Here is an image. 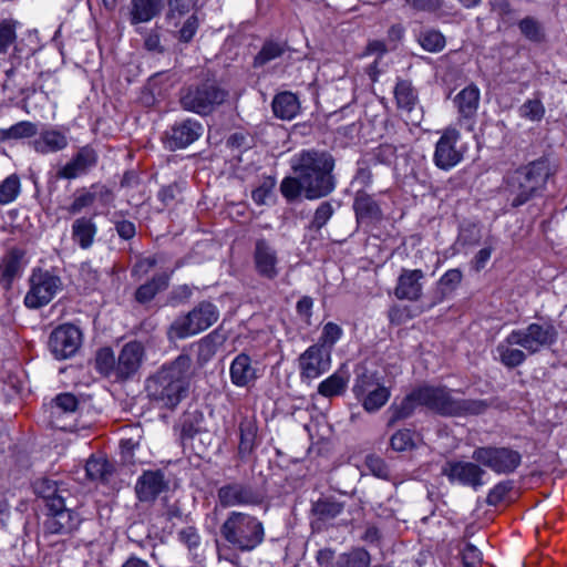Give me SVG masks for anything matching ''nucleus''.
<instances>
[{"instance_id": "obj_7", "label": "nucleus", "mask_w": 567, "mask_h": 567, "mask_svg": "<svg viewBox=\"0 0 567 567\" xmlns=\"http://www.w3.org/2000/svg\"><path fill=\"white\" fill-rule=\"evenodd\" d=\"M218 310L215 305L208 301L200 302L186 316L174 320L168 330V336L176 339H185L197 334L210 326L218 319Z\"/></svg>"}, {"instance_id": "obj_44", "label": "nucleus", "mask_w": 567, "mask_h": 567, "mask_svg": "<svg viewBox=\"0 0 567 567\" xmlns=\"http://www.w3.org/2000/svg\"><path fill=\"white\" fill-rule=\"evenodd\" d=\"M97 164V154L91 146H84L73 156V178L86 174Z\"/></svg>"}, {"instance_id": "obj_27", "label": "nucleus", "mask_w": 567, "mask_h": 567, "mask_svg": "<svg viewBox=\"0 0 567 567\" xmlns=\"http://www.w3.org/2000/svg\"><path fill=\"white\" fill-rule=\"evenodd\" d=\"M480 100L481 91L474 83L461 90L454 97V104L460 116L462 118H473L477 113Z\"/></svg>"}, {"instance_id": "obj_50", "label": "nucleus", "mask_w": 567, "mask_h": 567, "mask_svg": "<svg viewBox=\"0 0 567 567\" xmlns=\"http://www.w3.org/2000/svg\"><path fill=\"white\" fill-rule=\"evenodd\" d=\"M20 178L16 174L8 176L0 184V204L7 205L12 203L20 194Z\"/></svg>"}, {"instance_id": "obj_56", "label": "nucleus", "mask_w": 567, "mask_h": 567, "mask_svg": "<svg viewBox=\"0 0 567 567\" xmlns=\"http://www.w3.org/2000/svg\"><path fill=\"white\" fill-rule=\"evenodd\" d=\"M464 567H480L483 560L481 550L471 543L464 542L460 547Z\"/></svg>"}, {"instance_id": "obj_13", "label": "nucleus", "mask_w": 567, "mask_h": 567, "mask_svg": "<svg viewBox=\"0 0 567 567\" xmlns=\"http://www.w3.org/2000/svg\"><path fill=\"white\" fill-rule=\"evenodd\" d=\"M217 499L224 508L257 506L262 503V495L251 484L234 481L217 489Z\"/></svg>"}, {"instance_id": "obj_20", "label": "nucleus", "mask_w": 567, "mask_h": 567, "mask_svg": "<svg viewBox=\"0 0 567 567\" xmlns=\"http://www.w3.org/2000/svg\"><path fill=\"white\" fill-rule=\"evenodd\" d=\"M49 424L56 434H68L71 427V393L58 394L48 406Z\"/></svg>"}, {"instance_id": "obj_46", "label": "nucleus", "mask_w": 567, "mask_h": 567, "mask_svg": "<svg viewBox=\"0 0 567 567\" xmlns=\"http://www.w3.org/2000/svg\"><path fill=\"white\" fill-rule=\"evenodd\" d=\"M419 44L427 52H441L446 45V39L443 33L435 29H425L417 35Z\"/></svg>"}, {"instance_id": "obj_33", "label": "nucleus", "mask_w": 567, "mask_h": 567, "mask_svg": "<svg viewBox=\"0 0 567 567\" xmlns=\"http://www.w3.org/2000/svg\"><path fill=\"white\" fill-rule=\"evenodd\" d=\"M49 347L58 360L66 359L71 351V324L63 323L55 328L50 336Z\"/></svg>"}, {"instance_id": "obj_58", "label": "nucleus", "mask_w": 567, "mask_h": 567, "mask_svg": "<svg viewBox=\"0 0 567 567\" xmlns=\"http://www.w3.org/2000/svg\"><path fill=\"white\" fill-rule=\"evenodd\" d=\"M390 444L396 452L408 451L414 446L413 433L410 430H400L391 436Z\"/></svg>"}, {"instance_id": "obj_42", "label": "nucleus", "mask_w": 567, "mask_h": 567, "mask_svg": "<svg viewBox=\"0 0 567 567\" xmlns=\"http://www.w3.org/2000/svg\"><path fill=\"white\" fill-rule=\"evenodd\" d=\"M394 97L400 110H403L408 113L413 112L417 102V95L411 82L400 80L394 89Z\"/></svg>"}, {"instance_id": "obj_61", "label": "nucleus", "mask_w": 567, "mask_h": 567, "mask_svg": "<svg viewBox=\"0 0 567 567\" xmlns=\"http://www.w3.org/2000/svg\"><path fill=\"white\" fill-rule=\"evenodd\" d=\"M178 539L185 544L189 550H195L200 545V536L193 526H187L178 532Z\"/></svg>"}, {"instance_id": "obj_62", "label": "nucleus", "mask_w": 567, "mask_h": 567, "mask_svg": "<svg viewBox=\"0 0 567 567\" xmlns=\"http://www.w3.org/2000/svg\"><path fill=\"white\" fill-rule=\"evenodd\" d=\"M365 465L369 471L377 477L386 478L389 476V467L385 462L377 455H368Z\"/></svg>"}, {"instance_id": "obj_4", "label": "nucleus", "mask_w": 567, "mask_h": 567, "mask_svg": "<svg viewBox=\"0 0 567 567\" xmlns=\"http://www.w3.org/2000/svg\"><path fill=\"white\" fill-rule=\"evenodd\" d=\"M228 546L240 553H250L259 547L266 536L264 523L245 512H230L219 528Z\"/></svg>"}, {"instance_id": "obj_16", "label": "nucleus", "mask_w": 567, "mask_h": 567, "mask_svg": "<svg viewBox=\"0 0 567 567\" xmlns=\"http://www.w3.org/2000/svg\"><path fill=\"white\" fill-rule=\"evenodd\" d=\"M298 368L302 380L318 379L331 368V353L322 346H310L298 358Z\"/></svg>"}, {"instance_id": "obj_12", "label": "nucleus", "mask_w": 567, "mask_h": 567, "mask_svg": "<svg viewBox=\"0 0 567 567\" xmlns=\"http://www.w3.org/2000/svg\"><path fill=\"white\" fill-rule=\"evenodd\" d=\"M441 473L447 477L450 483L468 486L474 491L485 484L483 477L486 471L476 461H449L442 466Z\"/></svg>"}, {"instance_id": "obj_9", "label": "nucleus", "mask_w": 567, "mask_h": 567, "mask_svg": "<svg viewBox=\"0 0 567 567\" xmlns=\"http://www.w3.org/2000/svg\"><path fill=\"white\" fill-rule=\"evenodd\" d=\"M352 391L368 413L378 412L391 398L390 388L380 381L377 372L364 371L359 374Z\"/></svg>"}, {"instance_id": "obj_21", "label": "nucleus", "mask_w": 567, "mask_h": 567, "mask_svg": "<svg viewBox=\"0 0 567 567\" xmlns=\"http://www.w3.org/2000/svg\"><path fill=\"white\" fill-rule=\"evenodd\" d=\"M423 278L421 269H402L394 289L395 297L400 300H419L423 292Z\"/></svg>"}, {"instance_id": "obj_6", "label": "nucleus", "mask_w": 567, "mask_h": 567, "mask_svg": "<svg viewBox=\"0 0 567 567\" xmlns=\"http://www.w3.org/2000/svg\"><path fill=\"white\" fill-rule=\"evenodd\" d=\"M228 97L215 79H205L184 86L179 92V103L185 111L198 115H209Z\"/></svg>"}, {"instance_id": "obj_41", "label": "nucleus", "mask_w": 567, "mask_h": 567, "mask_svg": "<svg viewBox=\"0 0 567 567\" xmlns=\"http://www.w3.org/2000/svg\"><path fill=\"white\" fill-rule=\"evenodd\" d=\"M517 27L522 35L532 43L539 44L546 40L545 28L535 17H524L518 21Z\"/></svg>"}, {"instance_id": "obj_34", "label": "nucleus", "mask_w": 567, "mask_h": 567, "mask_svg": "<svg viewBox=\"0 0 567 567\" xmlns=\"http://www.w3.org/2000/svg\"><path fill=\"white\" fill-rule=\"evenodd\" d=\"M168 274H157L136 289L135 300L141 305H145L152 301L158 292L164 291L168 287Z\"/></svg>"}, {"instance_id": "obj_2", "label": "nucleus", "mask_w": 567, "mask_h": 567, "mask_svg": "<svg viewBox=\"0 0 567 567\" xmlns=\"http://www.w3.org/2000/svg\"><path fill=\"white\" fill-rule=\"evenodd\" d=\"M190 367L192 359L187 354H181L163 367L146 381L148 398L163 408L174 409L185 395V378Z\"/></svg>"}, {"instance_id": "obj_63", "label": "nucleus", "mask_w": 567, "mask_h": 567, "mask_svg": "<svg viewBox=\"0 0 567 567\" xmlns=\"http://www.w3.org/2000/svg\"><path fill=\"white\" fill-rule=\"evenodd\" d=\"M12 140L31 137L37 134V125L29 121L19 122L10 126Z\"/></svg>"}, {"instance_id": "obj_15", "label": "nucleus", "mask_w": 567, "mask_h": 567, "mask_svg": "<svg viewBox=\"0 0 567 567\" xmlns=\"http://www.w3.org/2000/svg\"><path fill=\"white\" fill-rule=\"evenodd\" d=\"M145 348L137 340L126 342L116 357V382L133 380L145 360Z\"/></svg>"}, {"instance_id": "obj_1", "label": "nucleus", "mask_w": 567, "mask_h": 567, "mask_svg": "<svg viewBox=\"0 0 567 567\" xmlns=\"http://www.w3.org/2000/svg\"><path fill=\"white\" fill-rule=\"evenodd\" d=\"M334 166V157L323 150H302L291 158V168L302 179L306 198L309 200L327 197L334 192L337 187Z\"/></svg>"}, {"instance_id": "obj_5", "label": "nucleus", "mask_w": 567, "mask_h": 567, "mask_svg": "<svg viewBox=\"0 0 567 567\" xmlns=\"http://www.w3.org/2000/svg\"><path fill=\"white\" fill-rule=\"evenodd\" d=\"M421 406L440 415L481 414L488 404L483 400H462L453 396V391L443 385H422L417 388Z\"/></svg>"}, {"instance_id": "obj_40", "label": "nucleus", "mask_w": 567, "mask_h": 567, "mask_svg": "<svg viewBox=\"0 0 567 567\" xmlns=\"http://www.w3.org/2000/svg\"><path fill=\"white\" fill-rule=\"evenodd\" d=\"M463 278L462 271L460 269H450L447 270L437 282V291L432 301V306L443 301L447 296H450L461 284Z\"/></svg>"}, {"instance_id": "obj_38", "label": "nucleus", "mask_w": 567, "mask_h": 567, "mask_svg": "<svg viewBox=\"0 0 567 567\" xmlns=\"http://www.w3.org/2000/svg\"><path fill=\"white\" fill-rule=\"evenodd\" d=\"M210 434L207 431H204L197 426H195L192 422L184 421L181 430V440L185 446H189L196 453H200L204 450L200 447V444H204L205 441L210 442Z\"/></svg>"}, {"instance_id": "obj_25", "label": "nucleus", "mask_w": 567, "mask_h": 567, "mask_svg": "<svg viewBox=\"0 0 567 567\" xmlns=\"http://www.w3.org/2000/svg\"><path fill=\"white\" fill-rule=\"evenodd\" d=\"M238 431V457L245 461L254 453L258 445V425L255 415H241Z\"/></svg>"}, {"instance_id": "obj_64", "label": "nucleus", "mask_w": 567, "mask_h": 567, "mask_svg": "<svg viewBox=\"0 0 567 567\" xmlns=\"http://www.w3.org/2000/svg\"><path fill=\"white\" fill-rule=\"evenodd\" d=\"M144 48L150 52L159 54L165 52V47L162 44L158 29H152L145 34Z\"/></svg>"}, {"instance_id": "obj_19", "label": "nucleus", "mask_w": 567, "mask_h": 567, "mask_svg": "<svg viewBox=\"0 0 567 567\" xmlns=\"http://www.w3.org/2000/svg\"><path fill=\"white\" fill-rule=\"evenodd\" d=\"M252 259L258 276L268 280L277 278L279 275L278 254L267 239L259 238L256 240Z\"/></svg>"}, {"instance_id": "obj_36", "label": "nucleus", "mask_w": 567, "mask_h": 567, "mask_svg": "<svg viewBox=\"0 0 567 567\" xmlns=\"http://www.w3.org/2000/svg\"><path fill=\"white\" fill-rule=\"evenodd\" d=\"M289 51L290 48L285 41L266 40L254 58V68L264 66Z\"/></svg>"}, {"instance_id": "obj_26", "label": "nucleus", "mask_w": 567, "mask_h": 567, "mask_svg": "<svg viewBox=\"0 0 567 567\" xmlns=\"http://www.w3.org/2000/svg\"><path fill=\"white\" fill-rule=\"evenodd\" d=\"M229 374L231 383L239 388L249 386L258 378L257 369L252 365L251 358L245 352L235 357L229 368Z\"/></svg>"}, {"instance_id": "obj_48", "label": "nucleus", "mask_w": 567, "mask_h": 567, "mask_svg": "<svg viewBox=\"0 0 567 567\" xmlns=\"http://www.w3.org/2000/svg\"><path fill=\"white\" fill-rule=\"evenodd\" d=\"M334 214V208L330 202H322L316 208L312 219L308 225V229L313 233H319Z\"/></svg>"}, {"instance_id": "obj_17", "label": "nucleus", "mask_w": 567, "mask_h": 567, "mask_svg": "<svg viewBox=\"0 0 567 567\" xmlns=\"http://www.w3.org/2000/svg\"><path fill=\"white\" fill-rule=\"evenodd\" d=\"M168 488L169 480L162 470L144 471L135 483V494L141 503H154Z\"/></svg>"}, {"instance_id": "obj_11", "label": "nucleus", "mask_w": 567, "mask_h": 567, "mask_svg": "<svg viewBox=\"0 0 567 567\" xmlns=\"http://www.w3.org/2000/svg\"><path fill=\"white\" fill-rule=\"evenodd\" d=\"M472 458L497 474L513 473L522 462L519 452L509 447L481 446L473 451Z\"/></svg>"}, {"instance_id": "obj_45", "label": "nucleus", "mask_w": 567, "mask_h": 567, "mask_svg": "<svg viewBox=\"0 0 567 567\" xmlns=\"http://www.w3.org/2000/svg\"><path fill=\"white\" fill-rule=\"evenodd\" d=\"M21 255L18 250H11L0 258V281L9 287L20 269Z\"/></svg>"}, {"instance_id": "obj_31", "label": "nucleus", "mask_w": 567, "mask_h": 567, "mask_svg": "<svg viewBox=\"0 0 567 567\" xmlns=\"http://www.w3.org/2000/svg\"><path fill=\"white\" fill-rule=\"evenodd\" d=\"M512 332L497 344L496 352L498 354L499 362L508 368L514 369L522 365L527 359V352L515 348L517 343L512 342Z\"/></svg>"}, {"instance_id": "obj_59", "label": "nucleus", "mask_w": 567, "mask_h": 567, "mask_svg": "<svg viewBox=\"0 0 567 567\" xmlns=\"http://www.w3.org/2000/svg\"><path fill=\"white\" fill-rule=\"evenodd\" d=\"M513 488V483L511 481H505L496 484L487 494L486 503L489 506H496L499 504L508 492Z\"/></svg>"}, {"instance_id": "obj_22", "label": "nucleus", "mask_w": 567, "mask_h": 567, "mask_svg": "<svg viewBox=\"0 0 567 567\" xmlns=\"http://www.w3.org/2000/svg\"><path fill=\"white\" fill-rule=\"evenodd\" d=\"M344 511V502L338 501L333 496H321L312 503L311 527L321 529L327 523L338 517Z\"/></svg>"}, {"instance_id": "obj_57", "label": "nucleus", "mask_w": 567, "mask_h": 567, "mask_svg": "<svg viewBox=\"0 0 567 567\" xmlns=\"http://www.w3.org/2000/svg\"><path fill=\"white\" fill-rule=\"evenodd\" d=\"M137 434L130 437H123L120 441L121 455L124 462L133 463L134 462V451L138 449L141 444V434L140 430L136 429Z\"/></svg>"}, {"instance_id": "obj_23", "label": "nucleus", "mask_w": 567, "mask_h": 567, "mask_svg": "<svg viewBox=\"0 0 567 567\" xmlns=\"http://www.w3.org/2000/svg\"><path fill=\"white\" fill-rule=\"evenodd\" d=\"M353 209L357 220L371 225L382 220L383 213L380 204L363 189H358L353 199Z\"/></svg>"}, {"instance_id": "obj_10", "label": "nucleus", "mask_w": 567, "mask_h": 567, "mask_svg": "<svg viewBox=\"0 0 567 567\" xmlns=\"http://www.w3.org/2000/svg\"><path fill=\"white\" fill-rule=\"evenodd\" d=\"M29 284L30 289L24 297V305L30 309L48 305L62 287L60 277L40 268L32 271Z\"/></svg>"}, {"instance_id": "obj_24", "label": "nucleus", "mask_w": 567, "mask_h": 567, "mask_svg": "<svg viewBox=\"0 0 567 567\" xmlns=\"http://www.w3.org/2000/svg\"><path fill=\"white\" fill-rule=\"evenodd\" d=\"M68 144V130L61 131L58 127L42 130L38 137L31 142L33 150L42 155L62 151Z\"/></svg>"}, {"instance_id": "obj_29", "label": "nucleus", "mask_w": 567, "mask_h": 567, "mask_svg": "<svg viewBox=\"0 0 567 567\" xmlns=\"http://www.w3.org/2000/svg\"><path fill=\"white\" fill-rule=\"evenodd\" d=\"M107 195L109 189L100 183L92 184L87 188L76 189L73 194V214L92 207L97 199L104 200Z\"/></svg>"}, {"instance_id": "obj_49", "label": "nucleus", "mask_w": 567, "mask_h": 567, "mask_svg": "<svg viewBox=\"0 0 567 567\" xmlns=\"http://www.w3.org/2000/svg\"><path fill=\"white\" fill-rule=\"evenodd\" d=\"M520 117L532 122H539L545 115V107L540 97L536 96L526 100L518 109Z\"/></svg>"}, {"instance_id": "obj_53", "label": "nucleus", "mask_w": 567, "mask_h": 567, "mask_svg": "<svg viewBox=\"0 0 567 567\" xmlns=\"http://www.w3.org/2000/svg\"><path fill=\"white\" fill-rule=\"evenodd\" d=\"M38 491L39 494L47 499V506L53 515H60L66 511V499L56 494L54 486L48 485L45 491Z\"/></svg>"}, {"instance_id": "obj_32", "label": "nucleus", "mask_w": 567, "mask_h": 567, "mask_svg": "<svg viewBox=\"0 0 567 567\" xmlns=\"http://www.w3.org/2000/svg\"><path fill=\"white\" fill-rule=\"evenodd\" d=\"M272 111L276 117L290 121L300 111V103L296 94L291 92L278 93L272 100Z\"/></svg>"}, {"instance_id": "obj_60", "label": "nucleus", "mask_w": 567, "mask_h": 567, "mask_svg": "<svg viewBox=\"0 0 567 567\" xmlns=\"http://www.w3.org/2000/svg\"><path fill=\"white\" fill-rule=\"evenodd\" d=\"M274 186L275 179L271 177L266 178L256 189L252 190V200L257 205H265L268 197L271 195Z\"/></svg>"}, {"instance_id": "obj_35", "label": "nucleus", "mask_w": 567, "mask_h": 567, "mask_svg": "<svg viewBox=\"0 0 567 567\" xmlns=\"http://www.w3.org/2000/svg\"><path fill=\"white\" fill-rule=\"evenodd\" d=\"M131 22H147L156 17L162 9V0H131Z\"/></svg>"}, {"instance_id": "obj_37", "label": "nucleus", "mask_w": 567, "mask_h": 567, "mask_svg": "<svg viewBox=\"0 0 567 567\" xmlns=\"http://www.w3.org/2000/svg\"><path fill=\"white\" fill-rule=\"evenodd\" d=\"M405 3L415 11L431 13L437 19L453 16V8L447 4L446 0H405Z\"/></svg>"}, {"instance_id": "obj_47", "label": "nucleus", "mask_w": 567, "mask_h": 567, "mask_svg": "<svg viewBox=\"0 0 567 567\" xmlns=\"http://www.w3.org/2000/svg\"><path fill=\"white\" fill-rule=\"evenodd\" d=\"M369 565L370 555L362 548L341 554L336 560V567H369Z\"/></svg>"}, {"instance_id": "obj_8", "label": "nucleus", "mask_w": 567, "mask_h": 567, "mask_svg": "<svg viewBox=\"0 0 567 567\" xmlns=\"http://www.w3.org/2000/svg\"><path fill=\"white\" fill-rule=\"evenodd\" d=\"M558 339L557 328L549 321L533 322L525 328L512 331V342L517 343L528 354L550 348Z\"/></svg>"}, {"instance_id": "obj_55", "label": "nucleus", "mask_w": 567, "mask_h": 567, "mask_svg": "<svg viewBox=\"0 0 567 567\" xmlns=\"http://www.w3.org/2000/svg\"><path fill=\"white\" fill-rule=\"evenodd\" d=\"M341 336L342 329L333 322H328L324 324L321 336L318 342L315 344L322 346L323 349L329 350L331 353L334 344L338 342Z\"/></svg>"}, {"instance_id": "obj_14", "label": "nucleus", "mask_w": 567, "mask_h": 567, "mask_svg": "<svg viewBox=\"0 0 567 567\" xmlns=\"http://www.w3.org/2000/svg\"><path fill=\"white\" fill-rule=\"evenodd\" d=\"M461 133L453 127L445 128L435 144L433 162L436 167L450 171L463 159V151L457 145Z\"/></svg>"}, {"instance_id": "obj_3", "label": "nucleus", "mask_w": 567, "mask_h": 567, "mask_svg": "<svg viewBox=\"0 0 567 567\" xmlns=\"http://www.w3.org/2000/svg\"><path fill=\"white\" fill-rule=\"evenodd\" d=\"M553 174L548 158L542 157L508 174L505 190L513 207H519L536 196Z\"/></svg>"}, {"instance_id": "obj_51", "label": "nucleus", "mask_w": 567, "mask_h": 567, "mask_svg": "<svg viewBox=\"0 0 567 567\" xmlns=\"http://www.w3.org/2000/svg\"><path fill=\"white\" fill-rule=\"evenodd\" d=\"M280 192L289 202L296 200L301 194L306 197V187L299 175L285 177L280 184Z\"/></svg>"}, {"instance_id": "obj_30", "label": "nucleus", "mask_w": 567, "mask_h": 567, "mask_svg": "<svg viewBox=\"0 0 567 567\" xmlns=\"http://www.w3.org/2000/svg\"><path fill=\"white\" fill-rule=\"evenodd\" d=\"M349 379L350 374L346 365H342L333 374L319 383L318 394L324 398L342 395L348 388Z\"/></svg>"}, {"instance_id": "obj_52", "label": "nucleus", "mask_w": 567, "mask_h": 567, "mask_svg": "<svg viewBox=\"0 0 567 567\" xmlns=\"http://www.w3.org/2000/svg\"><path fill=\"white\" fill-rule=\"evenodd\" d=\"M84 470L89 478L104 481L111 473V465L102 457L92 456L86 461Z\"/></svg>"}, {"instance_id": "obj_18", "label": "nucleus", "mask_w": 567, "mask_h": 567, "mask_svg": "<svg viewBox=\"0 0 567 567\" xmlns=\"http://www.w3.org/2000/svg\"><path fill=\"white\" fill-rule=\"evenodd\" d=\"M204 132L203 125L192 118L175 123L165 133V146L171 151L182 150L197 141Z\"/></svg>"}, {"instance_id": "obj_39", "label": "nucleus", "mask_w": 567, "mask_h": 567, "mask_svg": "<svg viewBox=\"0 0 567 567\" xmlns=\"http://www.w3.org/2000/svg\"><path fill=\"white\" fill-rule=\"evenodd\" d=\"M96 231L97 228L92 218L82 217L73 223V240L83 249L92 246Z\"/></svg>"}, {"instance_id": "obj_43", "label": "nucleus", "mask_w": 567, "mask_h": 567, "mask_svg": "<svg viewBox=\"0 0 567 567\" xmlns=\"http://www.w3.org/2000/svg\"><path fill=\"white\" fill-rule=\"evenodd\" d=\"M95 369L103 377L116 382V357L110 347L96 351Z\"/></svg>"}, {"instance_id": "obj_54", "label": "nucleus", "mask_w": 567, "mask_h": 567, "mask_svg": "<svg viewBox=\"0 0 567 567\" xmlns=\"http://www.w3.org/2000/svg\"><path fill=\"white\" fill-rule=\"evenodd\" d=\"M17 22L13 20H2L0 22V53L6 54L17 40Z\"/></svg>"}, {"instance_id": "obj_28", "label": "nucleus", "mask_w": 567, "mask_h": 567, "mask_svg": "<svg viewBox=\"0 0 567 567\" xmlns=\"http://www.w3.org/2000/svg\"><path fill=\"white\" fill-rule=\"evenodd\" d=\"M421 405V396L417 388L405 395L400 402H393L389 410L388 425H393L400 420L410 417L416 406Z\"/></svg>"}]
</instances>
